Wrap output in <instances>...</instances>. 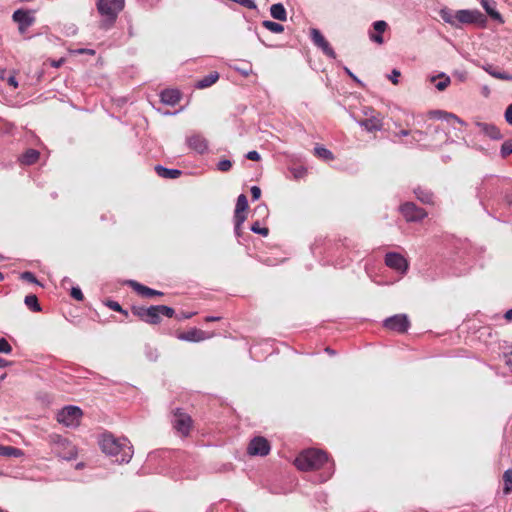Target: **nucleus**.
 <instances>
[{
	"label": "nucleus",
	"instance_id": "f257e3e1",
	"mask_svg": "<svg viewBox=\"0 0 512 512\" xmlns=\"http://www.w3.org/2000/svg\"><path fill=\"white\" fill-rule=\"evenodd\" d=\"M103 453L115 458V462L128 463L133 456V447L125 438H117L111 433H103L98 440Z\"/></svg>",
	"mask_w": 512,
	"mask_h": 512
},
{
	"label": "nucleus",
	"instance_id": "f03ea898",
	"mask_svg": "<svg viewBox=\"0 0 512 512\" xmlns=\"http://www.w3.org/2000/svg\"><path fill=\"white\" fill-rule=\"evenodd\" d=\"M124 6L125 0H97L96 8L101 17L100 28L104 30L112 28Z\"/></svg>",
	"mask_w": 512,
	"mask_h": 512
},
{
	"label": "nucleus",
	"instance_id": "7ed1b4c3",
	"mask_svg": "<svg viewBox=\"0 0 512 512\" xmlns=\"http://www.w3.org/2000/svg\"><path fill=\"white\" fill-rule=\"evenodd\" d=\"M329 458L326 452L310 448L302 451L295 459V466L301 471H311L320 469L328 463Z\"/></svg>",
	"mask_w": 512,
	"mask_h": 512
},
{
	"label": "nucleus",
	"instance_id": "20e7f679",
	"mask_svg": "<svg viewBox=\"0 0 512 512\" xmlns=\"http://www.w3.org/2000/svg\"><path fill=\"white\" fill-rule=\"evenodd\" d=\"M49 441L53 445V450L58 457L64 460H72L77 456V449L66 438L61 435L52 434L49 436Z\"/></svg>",
	"mask_w": 512,
	"mask_h": 512
},
{
	"label": "nucleus",
	"instance_id": "39448f33",
	"mask_svg": "<svg viewBox=\"0 0 512 512\" xmlns=\"http://www.w3.org/2000/svg\"><path fill=\"white\" fill-rule=\"evenodd\" d=\"M83 412L80 407L67 405L57 413V421L69 428H76L80 425Z\"/></svg>",
	"mask_w": 512,
	"mask_h": 512
},
{
	"label": "nucleus",
	"instance_id": "423d86ee",
	"mask_svg": "<svg viewBox=\"0 0 512 512\" xmlns=\"http://www.w3.org/2000/svg\"><path fill=\"white\" fill-rule=\"evenodd\" d=\"M310 39L314 46L320 49L326 57L330 59H336V52L331 47L330 43L326 40V38L319 29H310Z\"/></svg>",
	"mask_w": 512,
	"mask_h": 512
},
{
	"label": "nucleus",
	"instance_id": "0eeeda50",
	"mask_svg": "<svg viewBox=\"0 0 512 512\" xmlns=\"http://www.w3.org/2000/svg\"><path fill=\"white\" fill-rule=\"evenodd\" d=\"M383 326L391 331L405 333L410 327V321L406 314H396L386 318Z\"/></svg>",
	"mask_w": 512,
	"mask_h": 512
},
{
	"label": "nucleus",
	"instance_id": "6e6552de",
	"mask_svg": "<svg viewBox=\"0 0 512 512\" xmlns=\"http://www.w3.org/2000/svg\"><path fill=\"white\" fill-rule=\"evenodd\" d=\"M12 20L18 24L20 34H25L27 29L35 22L34 11L17 9L12 15Z\"/></svg>",
	"mask_w": 512,
	"mask_h": 512
},
{
	"label": "nucleus",
	"instance_id": "1a4fd4ad",
	"mask_svg": "<svg viewBox=\"0 0 512 512\" xmlns=\"http://www.w3.org/2000/svg\"><path fill=\"white\" fill-rule=\"evenodd\" d=\"M173 428L182 436H187L190 432L192 419L191 417L182 412L180 409H177L174 413L172 419Z\"/></svg>",
	"mask_w": 512,
	"mask_h": 512
},
{
	"label": "nucleus",
	"instance_id": "9d476101",
	"mask_svg": "<svg viewBox=\"0 0 512 512\" xmlns=\"http://www.w3.org/2000/svg\"><path fill=\"white\" fill-rule=\"evenodd\" d=\"M400 211L404 218L409 222H418L427 216L426 211L416 206L413 202H406L401 205Z\"/></svg>",
	"mask_w": 512,
	"mask_h": 512
},
{
	"label": "nucleus",
	"instance_id": "9b49d317",
	"mask_svg": "<svg viewBox=\"0 0 512 512\" xmlns=\"http://www.w3.org/2000/svg\"><path fill=\"white\" fill-rule=\"evenodd\" d=\"M364 111L366 118L358 120L357 123L368 132L380 131L383 127L380 114H375L373 110Z\"/></svg>",
	"mask_w": 512,
	"mask_h": 512
},
{
	"label": "nucleus",
	"instance_id": "f8f14e48",
	"mask_svg": "<svg viewBox=\"0 0 512 512\" xmlns=\"http://www.w3.org/2000/svg\"><path fill=\"white\" fill-rule=\"evenodd\" d=\"M385 264L400 274H405L409 267L407 260L396 252H389L385 255Z\"/></svg>",
	"mask_w": 512,
	"mask_h": 512
},
{
	"label": "nucleus",
	"instance_id": "ddd939ff",
	"mask_svg": "<svg viewBox=\"0 0 512 512\" xmlns=\"http://www.w3.org/2000/svg\"><path fill=\"white\" fill-rule=\"evenodd\" d=\"M247 452L252 456H266L270 452V444L264 437H255L250 441Z\"/></svg>",
	"mask_w": 512,
	"mask_h": 512
},
{
	"label": "nucleus",
	"instance_id": "4468645a",
	"mask_svg": "<svg viewBox=\"0 0 512 512\" xmlns=\"http://www.w3.org/2000/svg\"><path fill=\"white\" fill-rule=\"evenodd\" d=\"M188 147L198 154H204L208 150V141L201 134H193L186 138Z\"/></svg>",
	"mask_w": 512,
	"mask_h": 512
},
{
	"label": "nucleus",
	"instance_id": "2eb2a0df",
	"mask_svg": "<svg viewBox=\"0 0 512 512\" xmlns=\"http://www.w3.org/2000/svg\"><path fill=\"white\" fill-rule=\"evenodd\" d=\"M481 16L479 11L472 10H458L456 11V28L461 27L463 24H472L478 20V17Z\"/></svg>",
	"mask_w": 512,
	"mask_h": 512
},
{
	"label": "nucleus",
	"instance_id": "dca6fc26",
	"mask_svg": "<svg viewBox=\"0 0 512 512\" xmlns=\"http://www.w3.org/2000/svg\"><path fill=\"white\" fill-rule=\"evenodd\" d=\"M209 338L203 330L192 328L186 332H182L178 335V339L188 342H200Z\"/></svg>",
	"mask_w": 512,
	"mask_h": 512
},
{
	"label": "nucleus",
	"instance_id": "f3484780",
	"mask_svg": "<svg viewBox=\"0 0 512 512\" xmlns=\"http://www.w3.org/2000/svg\"><path fill=\"white\" fill-rule=\"evenodd\" d=\"M128 285L136 291L138 294H140L143 297H153V296H162L163 293L158 290H154L152 288H149L143 284H140L139 282L135 280H129Z\"/></svg>",
	"mask_w": 512,
	"mask_h": 512
},
{
	"label": "nucleus",
	"instance_id": "a211bd4d",
	"mask_svg": "<svg viewBox=\"0 0 512 512\" xmlns=\"http://www.w3.org/2000/svg\"><path fill=\"white\" fill-rule=\"evenodd\" d=\"M388 25L383 20H378L373 23L374 32L369 33V38L371 41L377 44H383L384 39L382 34L386 31Z\"/></svg>",
	"mask_w": 512,
	"mask_h": 512
},
{
	"label": "nucleus",
	"instance_id": "6ab92c4d",
	"mask_svg": "<svg viewBox=\"0 0 512 512\" xmlns=\"http://www.w3.org/2000/svg\"><path fill=\"white\" fill-rule=\"evenodd\" d=\"M160 99L162 103L174 106L180 101L181 94L176 89H165L161 92Z\"/></svg>",
	"mask_w": 512,
	"mask_h": 512
},
{
	"label": "nucleus",
	"instance_id": "aec40b11",
	"mask_svg": "<svg viewBox=\"0 0 512 512\" xmlns=\"http://www.w3.org/2000/svg\"><path fill=\"white\" fill-rule=\"evenodd\" d=\"M477 126L479 127L481 132H483L486 136L493 140H499L503 137L499 128L493 124L477 123Z\"/></svg>",
	"mask_w": 512,
	"mask_h": 512
},
{
	"label": "nucleus",
	"instance_id": "412c9836",
	"mask_svg": "<svg viewBox=\"0 0 512 512\" xmlns=\"http://www.w3.org/2000/svg\"><path fill=\"white\" fill-rule=\"evenodd\" d=\"M155 171L160 177L166 179H176L182 174V171L179 169L166 168L161 165H157Z\"/></svg>",
	"mask_w": 512,
	"mask_h": 512
},
{
	"label": "nucleus",
	"instance_id": "4be33fe9",
	"mask_svg": "<svg viewBox=\"0 0 512 512\" xmlns=\"http://www.w3.org/2000/svg\"><path fill=\"white\" fill-rule=\"evenodd\" d=\"M430 115L434 118H437V119H440V120H445L447 122H450V121H454V122H457L461 125H464V121L461 120L458 116H456L455 114H452V113H448V112H445V111H442V110H434V111H431L430 112Z\"/></svg>",
	"mask_w": 512,
	"mask_h": 512
},
{
	"label": "nucleus",
	"instance_id": "5701e85b",
	"mask_svg": "<svg viewBox=\"0 0 512 512\" xmlns=\"http://www.w3.org/2000/svg\"><path fill=\"white\" fill-rule=\"evenodd\" d=\"M39 156H40V153L38 150L28 149L19 158V161L23 165H32L38 161Z\"/></svg>",
	"mask_w": 512,
	"mask_h": 512
},
{
	"label": "nucleus",
	"instance_id": "b1692460",
	"mask_svg": "<svg viewBox=\"0 0 512 512\" xmlns=\"http://www.w3.org/2000/svg\"><path fill=\"white\" fill-rule=\"evenodd\" d=\"M219 79L218 72H211L208 75L204 76L202 79L198 80L195 84V87L198 89H205L216 83Z\"/></svg>",
	"mask_w": 512,
	"mask_h": 512
},
{
	"label": "nucleus",
	"instance_id": "393cba45",
	"mask_svg": "<svg viewBox=\"0 0 512 512\" xmlns=\"http://www.w3.org/2000/svg\"><path fill=\"white\" fill-rule=\"evenodd\" d=\"M414 194L420 202L424 204H433L434 195L430 190L417 187L414 189Z\"/></svg>",
	"mask_w": 512,
	"mask_h": 512
},
{
	"label": "nucleus",
	"instance_id": "a878e982",
	"mask_svg": "<svg viewBox=\"0 0 512 512\" xmlns=\"http://www.w3.org/2000/svg\"><path fill=\"white\" fill-rule=\"evenodd\" d=\"M271 16L279 21H285L287 19V12L282 3H276L270 7Z\"/></svg>",
	"mask_w": 512,
	"mask_h": 512
},
{
	"label": "nucleus",
	"instance_id": "bb28decb",
	"mask_svg": "<svg viewBox=\"0 0 512 512\" xmlns=\"http://www.w3.org/2000/svg\"><path fill=\"white\" fill-rule=\"evenodd\" d=\"M144 322L148 324H159L161 322L158 305L150 306L147 308L146 318Z\"/></svg>",
	"mask_w": 512,
	"mask_h": 512
},
{
	"label": "nucleus",
	"instance_id": "cd10ccee",
	"mask_svg": "<svg viewBox=\"0 0 512 512\" xmlns=\"http://www.w3.org/2000/svg\"><path fill=\"white\" fill-rule=\"evenodd\" d=\"M247 208H248L247 197L244 194H240L238 196V198H237L236 208H235V212H234V217H236V216H245L244 212L247 210Z\"/></svg>",
	"mask_w": 512,
	"mask_h": 512
},
{
	"label": "nucleus",
	"instance_id": "c85d7f7f",
	"mask_svg": "<svg viewBox=\"0 0 512 512\" xmlns=\"http://www.w3.org/2000/svg\"><path fill=\"white\" fill-rule=\"evenodd\" d=\"M23 455V451L19 448L13 446H3L0 445V456L4 457H21Z\"/></svg>",
	"mask_w": 512,
	"mask_h": 512
},
{
	"label": "nucleus",
	"instance_id": "c756f323",
	"mask_svg": "<svg viewBox=\"0 0 512 512\" xmlns=\"http://www.w3.org/2000/svg\"><path fill=\"white\" fill-rule=\"evenodd\" d=\"M482 7L486 11V13L493 18L494 20H498L502 22L501 14L491 5L489 0H481Z\"/></svg>",
	"mask_w": 512,
	"mask_h": 512
},
{
	"label": "nucleus",
	"instance_id": "7c9ffc66",
	"mask_svg": "<svg viewBox=\"0 0 512 512\" xmlns=\"http://www.w3.org/2000/svg\"><path fill=\"white\" fill-rule=\"evenodd\" d=\"M484 70L492 77L500 80L512 81V75L495 70L491 65L484 67Z\"/></svg>",
	"mask_w": 512,
	"mask_h": 512
},
{
	"label": "nucleus",
	"instance_id": "2f4dec72",
	"mask_svg": "<svg viewBox=\"0 0 512 512\" xmlns=\"http://www.w3.org/2000/svg\"><path fill=\"white\" fill-rule=\"evenodd\" d=\"M440 16L445 23L456 28V12L453 13L450 9L444 8L440 10Z\"/></svg>",
	"mask_w": 512,
	"mask_h": 512
},
{
	"label": "nucleus",
	"instance_id": "473e14b6",
	"mask_svg": "<svg viewBox=\"0 0 512 512\" xmlns=\"http://www.w3.org/2000/svg\"><path fill=\"white\" fill-rule=\"evenodd\" d=\"M24 303L26 306L32 310L33 312H39L41 311V306L38 302V298L34 294L27 295L24 299Z\"/></svg>",
	"mask_w": 512,
	"mask_h": 512
},
{
	"label": "nucleus",
	"instance_id": "72a5a7b5",
	"mask_svg": "<svg viewBox=\"0 0 512 512\" xmlns=\"http://www.w3.org/2000/svg\"><path fill=\"white\" fill-rule=\"evenodd\" d=\"M315 155L325 161H331L334 159L333 153L323 146L317 145L314 148Z\"/></svg>",
	"mask_w": 512,
	"mask_h": 512
},
{
	"label": "nucleus",
	"instance_id": "f704fd0d",
	"mask_svg": "<svg viewBox=\"0 0 512 512\" xmlns=\"http://www.w3.org/2000/svg\"><path fill=\"white\" fill-rule=\"evenodd\" d=\"M503 493L509 495L512 492V469H507L503 474Z\"/></svg>",
	"mask_w": 512,
	"mask_h": 512
},
{
	"label": "nucleus",
	"instance_id": "c9c22d12",
	"mask_svg": "<svg viewBox=\"0 0 512 512\" xmlns=\"http://www.w3.org/2000/svg\"><path fill=\"white\" fill-rule=\"evenodd\" d=\"M436 78H441V80L435 85V87L439 91L445 90L449 86V84L451 82L450 77L447 76L445 73H440L438 76L431 77V81L432 82L435 81Z\"/></svg>",
	"mask_w": 512,
	"mask_h": 512
},
{
	"label": "nucleus",
	"instance_id": "e433bc0d",
	"mask_svg": "<svg viewBox=\"0 0 512 512\" xmlns=\"http://www.w3.org/2000/svg\"><path fill=\"white\" fill-rule=\"evenodd\" d=\"M262 26L272 33H282L284 31V26L282 24L271 20L262 21Z\"/></svg>",
	"mask_w": 512,
	"mask_h": 512
},
{
	"label": "nucleus",
	"instance_id": "4c0bfd02",
	"mask_svg": "<svg viewBox=\"0 0 512 512\" xmlns=\"http://www.w3.org/2000/svg\"><path fill=\"white\" fill-rule=\"evenodd\" d=\"M246 220V216H236L234 217V233L236 237H240L242 233V225Z\"/></svg>",
	"mask_w": 512,
	"mask_h": 512
},
{
	"label": "nucleus",
	"instance_id": "58836bf2",
	"mask_svg": "<svg viewBox=\"0 0 512 512\" xmlns=\"http://www.w3.org/2000/svg\"><path fill=\"white\" fill-rule=\"evenodd\" d=\"M500 154L502 158H506L512 154V139L503 142L501 145Z\"/></svg>",
	"mask_w": 512,
	"mask_h": 512
},
{
	"label": "nucleus",
	"instance_id": "ea45409f",
	"mask_svg": "<svg viewBox=\"0 0 512 512\" xmlns=\"http://www.w3.org/2000/svg\"><path fill=\"white\" fill-rule=\"evenodd\" d=\"M233 69L244 77H247L252 73V65L249 62H246L243 66H233Z\"/></svg>",
	"mask_w": 512,
	"mask_h": 512
},
{
	"label": "nucleus",
	"instance_id": "a19ab883",
	"mask_svg": "<svg viewBox=\"0 0 512 512\" xmlns=\"http://www.w3.org/2000/svg\"><path fill=\"white\" fill-rule=\"evenodd\" d=\"M147 308L144 306H132L131 311L133 315L137 316L140 320L144 321L146 318Z\"/></svg>",
	"mask_w": 512,
	"mask_h": 512
},
{
	"label": "nucleus",
	"instance_id": "79ce46f5",
	"mask_svg": "<svg viewBox=\"0 0 512 512\" xmlns=\"http://www.w3.org/2000/svg\"><path fill=\"white\" fill-rule=\"evenodd\" d=\"M106 306H107V307H109V308H110L111 310H113V311L120 312V313H122V314H124V315H126V316L128 315V311H127V310H124V309L121 307V305H120L118 302H116V301L108 300V301L106 302Z\"/></svg>",
	"mask_w": 512,
	"mask_h": 512
},
{
	"label": "nucleus",
	"instance_id": "37998d69",
	"mask_svg": "<svg viewBox=\"0 0 512 512\" xmlns=\"http://www.w3.org/2000/svg\"><path fill=\"white\" fill-rule=\"evenodd\" d=\"M250 229H251V231H252V232H254V233H256V234H260V235H262V236H267V235H268V233H269L268 228H266V227H261L258 221L254 222V223L251 225V228H250Z\"/></svg>",
	"mask_w": 512,
	"mask_h": 512
},
{
	"label": "nucleus",
	"instance_id": "c03bdc74",
	"mask_svg": "<svg viewBox=\"0 0 512 512\" xmlns=\"http://www.w3.org/2000/svg\"><path fill=\"white\" fill-rule=\"evenodd\" d=\"M158 310H159V313H160V317L163 315V316H166L168 318H171L175 314V311H174L173 308L165 306V305H158Z\"/></svg>",
	"mask_w": 512,
	"mask_h": 512
},
{
	"label": "nucleus",
	"instance_id": "a18cd8bd",
	"mask_svg": "<svg viewBox=\"0 0 512 512\" xmlns=\"http://www.w3.org/2000/svg\"><path fill=\"white\" fill-rule=\"evenodd\" d=\"M20 278L24 281L38 284V280L36 279L35 275L30 271L22 272Z\"/></svg>",
	"mask_w": 512,
	"mask_h": 512
},
{
	"label": "nucleus",
	"instance_id": "49530a36",
	"mask_svg": "<svg viewBox=\"0 0 512 512\" xmlns=\"http://www.w3.org/2000/svg\"><path fill=\"white\" fill-rule=\"evenodd\" d=\"M231 167H232V162L230 160H227V159L221 160L217 164L218 170L222 171V172L229 171L231 169Z\"/></svg>",
	"mask_w": 512,
	"mask_h": 512
},
{
	"label": "nucleus",
	"instance_id": "de8ad7c7",
	"mask_svg": "<svg viewBox=\"0 0 512 512\" xmlns=\"http://www.w3.org/2000/svg\"><path fill=\"white\" fill-rule=\"evenodd\" d=\"M12 351V347L5 338L0 339V353L9 354Z\"/></svg>",
	"mask_w": 512,
	"mask_h": 512
},
{
	"label": "nucleus",
	"instance_id": "09e8293b",
	"mask_svg": "<svg viewBox=\"0 0 512 512\" xmlns=\"http://www.w3.org/2000/svg\"><path fill=\"white\" fill-rule=\"evenodd\" d=\"M426 135V132L421 130H415L411 132V142H419L424 139V136Z\"/></svg>",
	"mask_w": 512,
	"mask_h": 512
},
{
	"label": "nucleus",
	"instance_id": "8fccbe9b",
	"mask_svg": "<svg viewBox=\"0 0 512 512\" xmlns=\"http://www.w3.org/2000/svg\"><path fill=\"white\" fill-rule=\"evenodd\" d=\"M70 295L77 301H82L84 299V295L79 287H72Z\"/></svg>",
	"mask_w": 512,
	"mask_h": 512
},
{
	"label": "nucleus",
	"instance_id": "3c124183",
	"mask_svg": "<svg viewBox=\"0 0 512 512\" xmlns=\"http://www.w3.org/2000/svg\"><path fill=\"white\" fill-rule=\"evenodd\" d=\"M337 249H339L340 247L343 248L344 250H349L351 249L354 245L352 243L351 240L349 239H344L341 244H337Z\"/></svg>",
	"mask_w": 512,
	"mask_h": 512
},
{
	"label": "nucleus",
	"instance_id": "603ef678",
	"mask_svg": "<svg viewBox=\"0 0 512 512\" xmlns=\"http://www.w3.org/2000/svg\"><path fill=\"white\" fill-rule=\"evenodd\" d=\"M246 158L251 161H259L260 160V154L256 150L249 151L246 154Z\"/></svg>",
	"mask_w": 512,
	"mask_h": 512
},
{
	"label": "nucleus",
	"instance_id": "864d4df0",
	"mask_svg": "<svg viewBox=\"0 0 512 512\" xmlns=\"http://www.w3.org/2000/svg\"><path fill=\"white\" fill-rule=\"evenodd\" d=\"M344 71L345 73L353 80L355 81L358 85H363L361 80L358 79V77L347 67H344Z\"/></svg>",
	"mask_w": 512,
	"mask_h": 512
},
{
	"label": "nucleus",
	"instance_id": "5fc2aeb1",
	"mask_svg": "<svg viewBox=\"0 0 512 512\" xmlns=\"http://www.w3.org/2000/svg\"><path fill=\"white\" fill-rule=\"evenodd\" d=\"M250 191L253 200H258L260 198L261 189L258 186H252Z\"/></svg>",
	"mask_w": 512,
	"mask_h": 512
},
{
	"label": "nucleus",
	"instance_id": "6e6d98bb",
	"mask_svg": "<svg viewBox=\"0 0 512 512\" xmlns=\"http://www.w3.org/2000/svg\"><path fill=\"white\" fill-rule=\"evenodd\" d=\"M505 120L508 124L512 125V104H510L505 111Z\"/></svg>",
	"mask_w": 512,
	"mask_h": 512
},
{
	"label": "nucleus",
	"instance_id": "4d7b16f0",
	"mask_svg": "<svg viewBox=\"0 0 512 512\" xmlns=\"http://www.w3.org/2000/svg\"><path fill=\"white\" fill-rule=\"evenodd\" d=\"M400 77V71H398L397 69H393L391 74L389 75V79L391 80V82L393 84H397L398 83V78Z\"/></svg>",
	"mask_w": 512,
	"mask_h": 512
},
{
	"label": "nucleus",
	"instance_id": "13d9d810",
	"mask_svg": "<svg viewBox=\"0 0 512 512\" xmlns=\"http://www.w3.org/2000/svg\"><path fill=\"white\" fill-rule=\"evenodd\" d=\"M146 355H147L148 359L151 361H155L158 357L157 351L152 348L147 349Z\"/></svg>",
	"mask_w": 512,
	"mask_h": 512
},
{
	"label": "nucleus",
	"instance_id": "bf43d9fd",
	"mask_svg": "<svg viewBox=\"0 0 512 512\" xmlns=\"http://www.w3.org/2000/svg\"><path fill=\"white\" fill-rule=\"evenodd\" d=\"M503 359H504V362L505 364L510 368V370L512 371V352L510 353H505L503 355Z\"/></svg>",
	"mask_w": 512,
	"mask_h": 512
},
{
	"label": "nucleus",
	"instance_id": "052dcab7",
	"mask_svg": "<svg viewBox=\"0 0 512 512\" xmlns=\"http://www.w3.org/2000/svg\"><path fill=\"white\" fill-rule=\"evenodd\" d=\"M410 134H411V132L409 130L402 129L398 133H395V136H397V137H406V136H408Z\"/></svg>",
	"mask_w": 512,
	"mask_h": 512
},
{
	"label": "nucleus",
	"instance_id": "680f3d73",
	"mask_svg": "<svg viewBox=\"0 0 512 512\" xmlns=\"http://www.w3.org/2000/svg\"><path fill=\"white\" fill-rule=\"evenodd\" d=\"M504 318L507 321L512 322V308L505 312Z\"/></svg>",
	"mask_w": 512,
	"mask_h": 512
},
{
	"label": "nucleus",
	"instance_id": "e2e57ef3",
	"mask_svg": "<svg viewBox=\"0 0 512 512\" xmlns=\"http://www.w3.org/2000/svg\"><path fill=\"white\" fill-rule=\"evenodd\" d=\"M221 319L220 316H207L205 318L206 322L219 321Z\"/></svg>",
	"mask_w": 512,
	"mask_h": 512
},
{
	"label": "nucleus",
	"instance_id": "0e129e2a",
	"mask_svg": "<svg viewBox=\"0 0 512 512\" xmlns=\"http://www.w3.org/2000/svg\"><path fill=\"white\" fill-rule=\"evenodd\" d=\"M8 83L10 85H12L13 87H15V88L18 86V83H17V81H16V79L14 77H10L9 80H8Z\"/></svg>",
	"mask_w": 512,
	"mask_h": 512
},
{
	"label": "nucleus",
	"instance_id": "69168bd1",
	"mask_svg": "<svg viewBox=\"0 0 512 512\" xmlns=\"http://www.w3.org/2000/svg\"><path fill=\"white\" fill-rule=\"evenodd\" d=\"M9 365V362L3 358H0V368L7 367Z\"/></svg>",
	"mask_w": 512,
	"mask_h": 512
},
{
	"label": "nucleus",
	"instance_id": "338daca9",
	"mask_svg": "<svg viewBox=\"0 0 512 512\" xmlns=\"http://www.w3.org/2000/svg\"><path fill=\"white\" fill-rule=\"evenodd\" d=\"M79 53H88V54H91L93 55L95 53L94 50H91V49H80L78 50Z\"/></svg>",
	"mask_w": 512,
	"mask_h": 512
},
{
	"label": "nucleus",
	"instance_id": "774afa93",
	"mask_svg": "<svg viewBox=\"0 0 512 512\" xmlns=\"http://www.w3.org/2000/svg\"><path fill=\"white\" fill-rule=\"evenodd\" d=\"M62 63H63V59H60L58 61H54L53 62V66L58 68V67H60L62 65Z\"/></svg>",
	"mask_w": 512,
	"mask_h": 512
}]
</instances>
